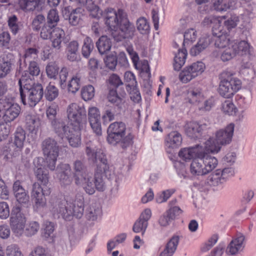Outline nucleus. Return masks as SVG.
<instances>
[{"mask_svg":"<svg viewBox=\"0 0 256 256\" xmlns=\"http://www.w3.org/2000/svg\"><path fill=\"white\" fill-rule=\"evenodd\" d=\"M88 10L93 18H99L102 16L104 18L106 24L112 32V36L116 42L126 38L132 39L134 36V26L129 21L124 10L119 9L116 12L113 8H108L102 12L96 5Z\"/></svg>","mask_w":256,"mask_h":256,"instance_id":"nucleus-1","label":"nucleus"},{"mask_svg":"<svg viewBox=\"0 0 256 256\" xmlns=\"http://www.w3.org/2000/svg\"><path fill=\"white\" fill-rule=\"evenodd\" d=\"M68 200L52 197L50 200V210L54 218H62L66 220H70L74 216L80 218L83 216L84 208V196L82 194H76L74 200L72 202H70L69 206Z\"/></svg>","mask_w":256,"mask_h":256,"instance_id":"nucleus-2","label":"nucleus"},{"mask_svg":"<svg viewBox=\"0 0 256 256\" xmlns=\"http://www.w3.org/2000/svg\"><path fill=\"white\" fill-rule=\"evenodd\" d=\"M20 92L22 102L24 105L34 106L42 99L44 95L43 88L41 84H34L31 78L26 79L24 76L18 80Z\"/></svg>","mask_w":256,"mask_h":256,"instance_id":"nucleus-3","label":"nucleus"},{"mask_svg":"<svg viewBox=\"0 0 256 256\" xmlns=\"http://www.w3.org/2000/svg\"><path fill=\"white\" fill-rule=\"evenodd\" d=\"M126 128L122 122H114L111 124L107 130V140L112 145L120 144L123 148L128 146L133 139L131 133L126 134Z\"/></svg>","mask_w":256,"mask_h":256,"instance_id":"nucleus-4","label":"nucleus"},{"mask_svg":"<svg viewBox=\"0 0 256 256\" xmlns=\"http://www.w3.org/2000/svg\"><path fill=\"white\" fill-rule=\"evenodd\" d=\"M234 72L226 70L222 72L221 80L218 88L220 94L227 98H231L240 88L241 81L233 77Z\"/></svg>","mask_w":256,"mask_h":256,"instance_id":"nucleus-5","label":"nucleus"},{"mask_svg":"<svg viewBox=\"0 0 256 256\" xmlns=\"http://www.w3.org/2000/svg\"><path fill=\"white\" fill-rule=\"evenodd\" d=\"M220 149V146L216 145L212 138H210L206 141L204 148L202 151V157L204 160L205 172L206 174L212 172L218 165L217 159L209 154V153H217Z\"/></svg>","mask_w":256,"mask_h":256,"instance_id":"nucleus-6","label":"nucleus"},{"mask_svg":"<svg viewBox=\"0 0 256 256\" xmlns=\"http://www.w3.org/2000/svg\"><path fill=\"white\" fill-rule=\"evenodd\" d=\"M42 148L44 154L46 156L48 167L51 170H54L59 154V147L57 142L50 138H46L42 143Z\"/></svg>","mask_w":256,"mask_h":256,"instance_id":"nucleus-7","label":"nucleus"},{"mask_svg":"<svg viewBox=\"0 0 256 256\" xmlns=\"http://www.w3.org/2000/svg\"><path fill=\"white\" fill-rule=\"evenodd\" d=\"M67 116L74 128H82L86 122V110L84 107L72 103L68 107Z\"/></svg>","mask_w":256,"mask_h":256,"instance_id":"nucleus-8","label":"nucleus"},{"mask_svg":"<svg viewBox=\"0 0 256 256\" xmlns=\"http://www.w3.org/2000/svg\"><path fill=\"white\" fill-rule=\"evenodd\" d=\"M20 107L16 103H12L8 99H0V111H4L3 120L6 122L14 121L20 114Z\"/></svg>","mask_w":256,"mask_h":256,"instance_id":"nucleus-9","label":"nucleus"},{"mask_svg":"<svg viewBox=\"0 0 256 256\" xmlns=\"http://www.w3.org/2000/svg\"><path fill=\"white\" fill-rule=\"evenodd\" d=\"M50 188H44L38 182H34L32 186L31 196L34 200L35 206L37 208L45 207L46 205V196L50 195Z\"/></svg>","mask_w":256,"mask_h":256,"instance_id":"nucleus-10","label":"nucleus"},{"mask_svg":"<svg viewBox=\"0 0 256 256\" xmlns=\"http://www.w3.org/2000/svg\"><path fill=\"white\" fill-rule=\"evenodd\" d=\"M26 132L21 127L16 128L14 136L11 138L10 146L12 148V156L16 157L19 156L24 148L26 140Z\"/></svg>","mask_w":256,"mask_h":256,"instance_id":"nucleus-11","label":"nucleus"},{"mask_svg":"<svg viewBox=\"0 0 256 256\" xmlns=\"http://www.w3.org/2000/svg\"><path fill=\"white\" fill-rule=\"evenodd\" d=\"M205 69V65H188L179 74V79L182 83H188Z\"/></svg>","mask_w":256,"mask_h":256,"instance_id":"nucleus-12","label":"nucleus"},{"mask_svg":"<svg viewBox=\"0 0 256 256\" xmlns=\"http://www.w3.org/2000/svg\"><path fill=\"white\" fill-rule=\"evenodd\" d=\"M234 124L230 123L226 126L224 128L218 130L216 133V145H226L229 144L232 140L234 129ZM214 142V140L213 138Z\"/></svg>","mask_w":256,"mask_h":256,"instance_id":"nucleus-13","label":"nucleus"},{"mask_svg":"<svg viewBox=\"0 0 256 256\" xmlns=\"http://www.w3.org/2000/svg\"><path fill=\"white\" fill-rule=\"evenodd\" d=\"M72 177L76 185L80 186L89 174L84 162L77 160L72 164Z\"/></svg>","mask_w":256,"mask_h":256,"instance_id":"nucleus-14","label":"nucleus"},{"mask_svg":"<svg viewBox=\"0 0 256 256\" xmlns=\"http://www.w3.org/2000/svg\"><path fill=\"white\" fill-rule=\"evenodd\" d=\"M212 39L214 46L217 48H225L231 46L232 41L229 35L222 29V26L212 30Z\"/></svg>","mask_w":256,"mask_h":256,"instance_id":"nucleus-15","label":"nucleus"},{"mask_svg":"<svg viewBox=\"0 0 256 256\" xmlns=\"http://www.w3.org/2000/svg\"><path fill=\"white\" fill-rule=\"evenodd\" d=\"M86 153L88 160L96 163V167L100 166H104L105 168L109 165L106 156L100 151V150H95L87 146L86 148Z\"/></svg>","mask_w":256,"mask_h":256,"instance_id":"nucleus-16","label":"nucleus"},{"mask_svg":"<svg viewBox=\"0 0 256 256\" xmlns=\"http://www.w3.org/2000/svg\"><path fill=\"white\" fill-rule=\"evenodd\" d=\"M204 148V146L198 144L192 147L182 148L180 150L178 156L186 162L193 160L194 158L202 156Z\"/></svg>","mask_w":256,"mask_h":256,"instance_id":"nucleus-17","label":"nucleus"},{"mask_svg":"<svg viewBox=\"0 0 256 256\" xmlns=\"http://www.w3.org/2000/svg\"><path fill=\"white\" fill-rule=\"evenodd\" d=\"M106 168H105L104 166L100 167V166H98L96 169L94 183L96 188L98 191L103 192L106 188L105 182L103 179L104 176H105L108 178H110L108 177V176L110 175L109 165Z\"/></svg>","mask_w":256,"mask_h":256,"instance_id":"nucleus-18","label":"nucleus"},{"mask_svg":"<svg viewBox=\"0 0 256 256\" xmlns=\"http://www.w3.org/2000/svg\"><path fill=\"white\" fill-rule=\"evenodd\" d=\"M152 212L150 209H146L140 215L138 219L134 222L132 230L136 233L144 234L148 227V220L150 219Z\"/></svg>","mask_w":256,"mask_h":256,"instance_id":"nucleus-19","label":"nucleus"},{"mask_svg":"<svg viewBox=\"0 0 256 256\" xmlns=\"http://www.w3.org/2000/svg\"><path fill=\"white\" fill-rule=\"evenodd\" d=\"M206 124L192 122H189L186 128V133L188 136L196 138L202 135V132L208 128Z\"/></svg>","mask_w":256,"mask_h":256,"instance_id":"nucleus-20","label":"nucleus"},{"mask_svg":"<svg viewBox=\"0 0 256 256\" xmlns=\"http://www.w3.org/2000/svg\"><path fill=\"white\" fill-rule=\"evenodd\" d=\"M70 170V166L69 164H61L58 166L56 174L61 186H66L72 183V180L68 174Z\"/></svg>","mask_w":256,"mask_h":256,"instance_id":"nucleus-21","label":"nucleus"},{"mask_svg":"<svg viewBox=\"0 0 256 256\" xmlns=\"http://www.w3.org/2000/svg\"><path fill=\"white\" fill-rule=\"evenodd\" d=\"M51 124L56 134L62 138H66L73 130V128H70L61 120L52 121Z\"/></svg>","mask_w":256,"mask_h":256,"instance_id":"nucleus-22","label":"nucleus"},{"mask_svg":"<svg viewBox=\"0 0 256 256\" xmlns=\"http://www.w3.org/2000/svg\"><path fill=\"white\" fill-rule=\"evenodd\" d=\"M212 38L209 35H204L198 40L197 44L192 46L190 50L192 56H196L206 50L210 45Z\"/></svg>","mask_w":256,"mask_h":256,"instance_id":"nucleus-23","label":"nucleus"},{"mask_svg":"<svg viewBox=\"0 0 256 256\" xmlns=\"http://www.w3.org/2000/svg\"><path fill=\"white\" fill-rule=\"evenodd\" d=\"M232 49L235 54L244 56L250 54V44L246 40H232L230 44Z\"/></svg>","mask_w":256,"mask_h":256,"instance_id":"nucleus-24","label":"nucleus"},{"mask_svg":"<svg viewBox=\"0 0 256 256\" xmlns=\"http://www.w3.org/2000/svg\"><path fill=\"white\" fill-rule=\"evenodd\" d=\"M202 156L204 157L202 154L201 156H198L192 160L190 166V171L193 175L203 176L206 174L205 172L204 160H202Z\"/></svg>","mask_w":256,"mask_h":256,"instance_id":"nucleus-25","label":"nucleus"},{"mask_svg":"<svg viewBox=\"0 0 256 256\" xmlns=\"http://www.w3.org/2000/svg\"><path fill=\"white\" fill-rule=\"evenodd\" d=\"M24 126L30 132H36L40 126V120L36 115L28 114L25 116Z\"/></svg>","mask_w":256,"mask_h":256,"instance_id":"nucleus-26","label":"nucleus"},{"mask_svg":"<svg viewBox=\"0 0 256 256\" xmlns=\"http://www.w3.org/2000/svg\"><path fill=\"white\" fill-rule=\"evenodd\" d=\"M64 36L65 32L62 28L58 27L54 28L52 31L50 38L52 46L58 50L60 49Z\"/></svg>","mask_w":256,"mask_h":256,"instance_id":"nucleus-27","label":"nucleus"},{"mask_svg":"<svg viewBox=\"0 0 256 256\" xmlns=\"http://www.w3.org/2000/svg\"><path fill=\"white\" fill-rule=\"evenodd\" d=\"M186 100L191 104L198 106L200 102L204 100V96L199 88H190L186 94Z\"/></svg>","mask_w":256,"mask_h":256,"instance_id":"nucleus-28","label":"nucleus"},{"mask_svg":"<svg viewBox=\"0 0 256 256\" xmlns=\"http://www.w3.org/2000/svg\"><path fill=\"white\" fill-rule=\"evenodd\" d=\"M180 238L178 236H174L166 244L164 250L160 252L159 256H172L175 252Z\"/></svg>","mask_w":256,"mask_h":256,"instance_id":"nucleus-29","label":"nucleus"},{"mask_svg":"<svg viewBox=\"0 0 256 256\" xmlns=\"http://www.w3.org/2000/svg\"><path fill=\"white\" fill-rule=\"evenodd\" d=\"M126 94L124 91L118 96L116 90H110L108 96L109 102L122 108L125 103Z\"/></svg>","mask_w":256,"mask_h":256,"instance_id":"nucleus-30","label":"nucleus"},{"mask_svg":"<svg viewBox=\"0 0 256 256\" xmlns=\"http://www.w3.org/2000/svg\"><path fill=\"white\" fill-rule=\"evenodd\" d=\"M165 141L168 147L175 148L181 144L182 137L178 132L172 131L166 136Z\"/></svg>","mask_w":256,"mask_h":256,"instance_id":"nucleus-31","label":"nucleus"},{"mask_svg":"<svg viewBox=\"0 0 256 256\" xmlns=\"http://www.w3.org/2000/svg\"><path fill=\"white\" fill-rule=\"evenodd\" d=\"M244 236L242 235L238 236L232 240L227 248L226 251L230 254H235L243 248Z\"/></svg>","mask_w":256,"mask_h":256,"instance_id":"nucleus-32","label":"nucleus"},{"mask_svg":"<svg viewBox=\"0 0 256 256\" xmlns=\"http://www.w3.org/2000/svg\"><path fill=\"white\" fill-rule=\"evenodd\" d=\"M82 128L73 127V130L66 138L72 147L78 148L81 144L80 130Z\"/></svg>","mask_w":256,"mask_h":256,"instance_id":"nucleus-33","label":"nucleus"},{"mask_svg":"<svg viewBox=\"0 0 256 256\" xmlns=\"http://www.w3.org/2000/svg\"><path fill=\"white\" fill-rule=\"evenodd\" d=\"M20 8L25 11L39 10L41 5L40 0H19Z\"/></svg>","mask_w":256,"mask_h":256,"instance_id":"nucleus-34","label":"nucleus"},{"mask_svg":"<svg viewBox=\"0 0 256 256\" xmlns=\"http://www.w3.org/2000/svg\"><path fill=\"white\" fill-rule=\"evenodd\" d=\"M96 47L100 54H104L108 52L112 44L110 39L107 36H102L96 43Z\"/></svg>","mask_w":256,"mask_h":256,"instance_id":"nucleus-35","label":"nucleus"},{"mask_svg":"<svg viewBox=\"0 0 256 256\" xmlns=\"http://www.w3.org/2000/svg\"><path fill=\"white\" fill-rule=\"evenodd\" d=\"M10 223L26 224V218L24 214L21 212L20 208L18 206L14 207L12 210Z\"/></svg>","mask_w":256,"mask_h":256,"instance_id":"nucleus-36","label":"nucleus"},{"mask_svg":"<svg viewBox=\"0 0 256 256\" xmlns=\"http://www.w3.org/2000/svg\"><path fill=\"white\" fill-rule=\"evenodd\" d=\"M34 173L37 180L44 186H46L49 182L48 170L40 166L34 170Z\"/></svg>","mask_w":256,"mask_h":256,"instance_id":"nucleus-37","label":"nucleus"},{"mask_svg":"<svg viewBox=\"0 0 256 256\" xmlns=\"http://www.w3.org/2000/svg\"><path fill=\"white\" fill-rule=\"evenodd\" d=\"M225 20L224 16H210L206 17L203 20L204 26H208L210 24H213L212 30L214 28H218L222 26V24L224 20Z\"/></svg>","mask_w":256,"mask_h":256,"instance_id":"nucleus-38","label":"nucleus"},{"mask_svg":"<svg viewBox=\"0 0 256 256\" xmlns=\"http://www.w3.org/2000/svg\"><path fill=\"white\" fill-rule=\"evenodd\" d=\"M136 26L138 30L142 34L146 35L150 32L149 22L144 17H140L136 20Z\"/></svg>","mask_w":256,"mask_h":256,"instance_id":"nucleus-39","label":"nucleus"},{"mask_svg":"<svg viewBox=\"0 0 256 256\" xmlns=\"http://www.w3.org/2000/svg\"><path fill=\"white\" fill-rule=\"evenodd\" d=\"M183 36L182 44L184 46H186L196 40L198 36V33L195 29L189 28L185 32Z\"/></svg>","mask_w":256,"mask_h":256,"instance_id":"nucleus-40","label":"nucleus"},{"mask_svg":"<svg viewBox=\"0 0 256 256\" xmlns=\"http://www.w3.org/2000/svg\"><path fill=\"white\" fill-rule=\"evenodd\" d=\"M93 182L94 180L92 176L88 175L86 177V180L81 184L86 192L90 195L93 194L96 191V188Z\"/></svg>","mask_w":256,"mask_h":256,"instance_id":"nucleus-41","label":"nucleus"},{"mask_svg":"<svg viewBox=\"0 0 256 256\" xmlns=\"http://www.w3.org/2000/svg\"><path fill=\"white\" fill-rule=\"evenodd\" d=\"M38 58V51L36 48H30L28 49L24 54L25 64H36Z\"/></svg>","mask_w":256,"mask_h":256,"instance_id":"nucleus-42","label":"nucleus"},{"mask_svg":"<svg viewBox=\"0 0 256 256\" xmlns=\"http://www.w3.org/2000/svg\"><path fill=\"white\" fill-rule=\"evenodd\" d=\"M82 16V10L77 8L72 10L68 17L69 22L72 26L78 25L81 20Z\"/></svg>","mask_w":256,"mask_h":256,"instance_id":"nucleus-43","label":"nucleus"},{"mask_svg":"<svg viewBox=\"0 0 256 256\" xmlns=\"http://www.w3.org/2000/svg\"><path fill=\"white\" fill-rule=\"evenodd\" d=\"M59 91L58 88L50 83L46 86L45 90V97L48 101H52L58 96Z\"/></svg>","mask_w":256,"mask_h":256,"instance_id":"nucleus-44","label":"nucleus"},{"mask_svg":"<svg viewBox=\"0 0 256 256\" xmlns=\"http://www.w3.org/2000/svg\"><path fill=\"white\" fill-rule=\"evenodd\" d=\"M94 48L92 40L90 37H86L84 42L82 48V54L84 57L88 58L93 50Z\"/></svg>","mask_w":256,"mask_h":256,"instance_id":"nucleus-45","label":"nucleus"},{"mask_svg":"<svg viewBox=\"0 0 256 256\" xmlns=\"http://www.w3.org/2000/svg\"><path fill=\"white\" fill-rule=\"evenodd\" d=\"M210 182L213 186H217L224 182V180L220 173V170L218 169L212 172L209 178Z\"/></svg>","mask_w":256,"mask_h":256,"instance_id":"nucleus-46","label":"nucleus"},{"mask_svg":"<svg viewBox=\"0 0 256 256\" xmlns=\"http://www.w3.org/2000/svg\"><path fill=\"white\" fill-rule=\"evenodd\" d=\"M39 228L40 224L38 222H30L26 224L24 233L27 236H31L36 234Z\"/></svg>","mask_w":256,"mask_h":256,"instance_id":"nucleus-47","label":"nucleus"},{"mask_svg":"<svg viewBox=\"0 0 256 256\" xmlns=\"http://www.w3.org/2000/svg\"><path fill=\"white\" fill-rule=\"evenodd\" d=\"M124 82L126 83V88H136L138 86L136 78L134 74L130 71H127L124 74Z\"/></svg>","mask_w":256,"mask_h":256,"instance_id":"nucleus-48","label":"nucleus"},{"mask_svg":"<svg viewBox=\"0 0 256 256\" xmlns=\"http://www.w3.org/2000/svg\"><path fill=\"white\" fill-rule=\"evenodd\" d=\"M80 87V78L78 75L72 77L68 85V90L76 93Z\"/></svg>","mask_w":256,"mask_h":256,"instance_id":"nucleus-49","label":"nucleus"},{"mask_svg":"<svg viewBox=\"0 0 256 256\" xmlns=\"http://www.w3.org/2000/svg\"><path fill=\"white\" fill-rule=\"evenodd\" d=\"M94 96V88L92 85L84 87L81 91L82 98L85 101L91 100Z\"/></svg>","mask_w":256,"mask_h":256,"instance_id":"nucleus-50","label":"nucleus"},{"mask_svg":"<svg viewBox=\"0 0 256 256\" xmlns=\"http://www.w3.org/2000/svg\"><path fill=\"white\" fill-rule=\"evenodd\" d=\"M175 192L176 190L174 188L164 190L156 196V200L159 204L166 202Z\"/></svg>","mask_w":256,"mask_h":256,"instance_id":"nucleus-51","label":"nucleus"},{"mask_svg":"<svg viewBox=\"0 0 256 256\" xmlns=\"http://www.w3.org/2000/svg\"><path fill=\"white\" fill-rule=\"evenodd\" d=\"M222 110L224 113L230 116L236 112V108L232 102L227 100L222 103Z\"/></svg>","mask_w":256,"mask_h":256,"instance_id":"nucleus-52","label":"nucleus"},{"mask_svg":"<svg viewBox=\"0 0 256 256\" xmlns=\"http://www.w3.org/2000/svg\"><path fill=\"white\" fill-rule=\"evenodd\" d=\"M8 123H0V142L6 140L10 134L11 126Z\"/></svg>","mask_w":256,"mask_h":256,"instance_id":"nucleus-53","label":"nucleus"},{"mask_svg":"<svg viewBox=\"0 0 256 256\" xmlns=\"http://www.w3.org/2000/svg\"><path fill=\"white\" fill-rule=\"evenodd\" d=\"M6 256H24L19 247L16 244L8 246L6 250Z\"/></svg>","mask_w":256,"mask_h":256,"instance_id":"nucleus-54","label":"nucleus"},{"mask_svg":"<svg viewBox=\"0 0 256 256\" xmlns=\"http://www.w3.org/2000/svg\"><path fill=\"white\" fill-rule=\"evenodd\" d=\"M48 23L54 26L59 21V16L58 11L56 9L50 10L47 16Z\"/></svg>","mask_w":256,"mask_h":256,"instance_id":"nucleus-55","label":"nucleus"},{"mask_svg":"<svg viewBox=\"0 0 256 256\" xmlns=\"http://www.w3.org/2000/svg\"><path fill=\"white\" fill-rule=\"evenodd\" d=\"M239 22L240 18L236 14L232 15L227 20L223 21V22H224V26L229 30L236 28Z\"/></svg>","mask_w":256,"mask_h":256,"instance_id":"nucleus-56","label":"nucleus"},{"mask_svg":"<svg viewBox=\"0 0 256 256\" xmlns=\"http://www.w3.org/2000/svg\"><path fill=\"white\" fill-rule=\"evenodd\" d=\"M86 216L90 220H96L98 216L101 214V210L100 208H96L91 206L86 210Z\"/></svg>","mask_w":256,"mask_h":256,"instance_id":"nucleus-57","label":"nucleus"},{"mask_svg":"<svg viewBox=\"0 0 256 256\" xmlns=\"http://www.w3.org/2000/svg\"><path fill=\"white\" fill-rule=\"evenodd\" d=\"M218 240V236L217 234L212 236L202 246L201 250L202 252H208L216 244Z\"/></svg>","mask_w":256,"mask_h":256,"instance_id":"nucleus-58","label":"nucleus"},{"mask_svg":"<svg viewBox=\"0 0 256 256\" xmlns=\"http://www.w3.org/2000/svg\"><path fill=\"white\" fill-rule=\"evenodd\" d=\"M40 72V69L38 65H29L28 70L24 71L25 76L22 74V78L24 76L25 78L29 79L30 78L29 75L32 76H38Z\"/></svg>","mask_w":256,"mask_h":256,"instance_id":"nucleus-59","label":"nucleus"},{"mask_svg":"<svg viewBox=\"0 0 256 256\" xmlns=\"http://www.w3.org/2000/svg\"><path fill=\"white\" fill-rule=\"evenodd\" d=\"M214 105V99L209 98L205 100H204L202 102H200V103L198 106V107L200 110L205 112L210 110Z\"/></svg>","mask_w":256,"mask_h":256,"instance_id":"nucleus-60","label":"nucleus"},{"mask_svg":"<svg viewBox=\"0 0 256 256\" xmlns=\"http://www.w3.org/2000/svg\"><path fill=\"white\" fill-rule=\"evenodd\" d=\"M182 212V210L179 206L170 207V208L166 212V214L172 220L178 218Z\"/></svg>","mask_w":256,"mask_h":256,"instance_id":"nucleus-61","label":"nucleus"},{"mask_svg":"<svg viewBox=\"0 0 256 256\" xmlns=\"http://www.w3.org/2000/svg\"><path fill=\"white\" fill-rule=\"evenodd\" d=\"M12 228V230L16 236H21L24 233V228L26 224L22 223H10Z\"/></svg>","mask_w":256,"mask_h":256,"instance_id":"nucleus-62","label":"nucleus"},{"mask_svg":"<svg viewBox=\"0 0 256 256\" xmlns=\"http://www.w3.org/2000/svg\"><path fill=\"white\" fill-rule=\"evenodd\" d=\"M186 56L187 51L185 48L179 50L174 57V64H184Z\"/></svg>","mask_w":256,"mask_h":256,"instance_id":"nucleus-63","label":"nucleus"},{"mask_svg":"<svg viewBox=\"0 0 256 256\" xmlns=\"http://www.w3.org/2000/svg\"><path fill=\"white\" fill-rule=\"evenodd\" d=\"M225 48L226 50L220 56L221 60L224 62L229 61L236 56L231 46Z\"/></svg>","mask_w":256,"mask_h":256,"instance_id":"nucleus-64","label":"nucleus"}]
</instances>
